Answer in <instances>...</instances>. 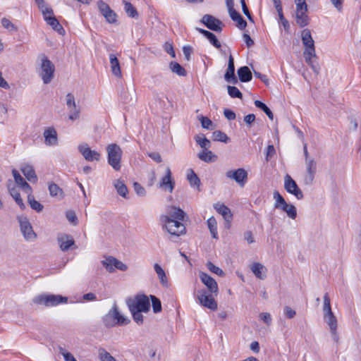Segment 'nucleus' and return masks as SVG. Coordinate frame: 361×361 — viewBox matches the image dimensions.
Returning a JSON list of instances; mask_svg holds the SVG:
<instances>
[{
  "instance_id": "1",
  "label": "nucleus",
  "mask_w": 361,
  "mask_h": 361,
  "mask_svg": "<svg viewBox=\"0 0 361 361\" xmlns=\"http://www.w3.org/2000/svg\"><path fill=\"white\" fill-rule=\"evenodd\" d=\"M184 212L176 207L169 209L166 215L160 216V221L164 228L171 235L179 236L185 231V227L181 221L183 220Z\"/></svg>"
},
{
  "instance_id": "2",
  "label": "nucleus",
  "mask_w": 361,
  "mask_h": 361,
  "mask_svg": "<svg viewBox=\"0 0 361 361\" xmlns=\"http://www.w3.org/2000/svg\"><path fill=\"white\" fill-rule=\"evenodd\" d=\"M323 311L324 319L330 329L332 338L335 342H338L339 336L337 333V319L331 310L330 298L327 293L324 295Z\"/></svg>"
},
{
  "instance_id": "3",
  "label": "nucleus",
  "mask_w": 361,
  "mask_h": 361,
  "mask_svg": "<svg viewBox=\"0 0 361 361\" xmlns=\"http://www.w3.org/2000/svg\"><path fill=\"white\" fill-rule=\"evenodd\" d=\"M102 322L106 327L110 328L117 325L127 324L129 320L120 313L117 305L114 303L109 311L103 317Z\"/></svg>"
},
{
  "instance_id": "4",
  "label": "nucleus",
  "mask_w": 361,
  "mask_h": 361,
  "mask_svg": "<svg viewBox=\"0 0 361 361\" xmlns=\"http://www.w3.org/2000/svg\"><path fill=\"white\" fill-rule=\"evenodd\" d=\"M108 164L115 170L119 171L121 168V161L123 152L119 145L112 143L106 147Z\"/></svg>"
},
{
  "instance_id": "5",
  "label": "nucleus",
  "mask_w": 361,
  "mask_h": 361,
  "mask_svg": "<svg viewBox=\"0 0 361 361\" xmlns=\"http://www.w3.org/2000/svg\"><path fill=\"white\" fill-rule=\"evenodd\" d=\"M34 302L47 307H53L61 303H66L68 302V298L63 297L60 295H40L34 298Z\"/></svg>"
},
{
  "instance_id": "6",
  "label": "nucleus",
  "mask_w": 361,
  "mask_h": 361,
  "mask_svg": "<svg viewBox=\"0 0 361 361\" xmlns=\"http://www.w3.org/2000/svg\"><path fill=\"white\" fill-rule=\"evenodd\" d=\"M55 68L53 63L44 55L41 56L39 75L44 84L49 83L54 78Z\"/></svg>"
},
{
  "instance_id": "7",
  "label": "nucleus",
  "mask_w": 361,
  "mask_h": 361,
  "mask_svg": "<svg viewBox=\"0 0 361 361\" xmlns=\"http://www.w3.org/2000/svg\"><path fill=\"white\" fill-rule=\"evenodd\" d=\"M20 231L24 239L27 242H33L37 238V234L34 231L29 219L25 216L18 217Z\"/></svg>"
},
{
  "instance_id": "8",
  "label": "nucleus",
  "mask_w": 361,
  "mask_h": 361,
  "mask_svg": "<svg viewBox=\"0 0 361 361\" xmlns=\"http://www.w3.org/2000/svg\"><path fill=\"white\" fill-rule=\"evenodd\" d=\"M301 39L302 44L305 47L303 56H314V53H316L314 42L312 37L311 32L309 29H304L301 32Z\"/></svg>"
},
{
  "instance_id": "9",
  "label": "nucleus",
  "mask_w": 361,
  "mask_h": 361,
  "mask_svg": "<svg viewBox=\"0 0 361 361\" xmlns=\"http://www.w3.org/2000/svg\"><path fill=\"white\" fill-rule=\"evenodd\" d=\"M128 308L146 312L149 310V298L146 295H137L134 300L128 302Z\"/></svg>"
},
{
  "instance_id": "10",
  "label": "nucleus",
  "mask_w": 361,
  "mask_h": 361,
  "mask_svg": "<svg viewBox=\"0 0 361 361\" xmlns=\"http://www.w3.org/2000/svg\"><path fill=\"white\" fill-rule=\"evenodd\" d=\"M66 104L69 111L68 118L72 121L78 119L80 115V109L76 105L75 97L72 93H68L66 95Z\"/></svg>"
},
{
  "instance_id": "11",
  "label": "nucleus",
  "mask_w": 361,
  "mask_h": 361,
  "mask_svg": "<svg viewBox=\"0 0 361 361\" xmlns=\"http://www.w3.org/2000/svg\"><path fill=\"white\" fill-rule=\"evenodd\" d=\"M284 188L287 192L294 195L298 200H302L304 197L302 190L288 174H286L284 177Z\"/></svg>"
},
{
  "instance_id": "12",
  "label": "nucleus",
  "mask_w": 361,
  "mask_h": 361,
  "mask_svg": "<svg viewBox=\"0 0 361 361\" xmlns=\"http://www.w3.org/2000/svg\"><path fill=\"white\" fill-rule=\"evenodd\" d=\"M197 300L201 305L207 307L212 310L217 309V303L212 294H208L205 290H201L197 292Z\"/></svg>"
},
{
  "instance_id": "13",
  "label": "nucleus",
  "mask_w": 361,
  "mask_h": 361,
  "mask_svg": "<svg viewBox=\"0 0 361 361\" xmlns=\"http://www.w3.org/2000/svg\"><path fill=\"white\" fill-rule=\"evenodd\" d=\"M306 173L303 178L305 185H310L312 183L317 173V162L314 159L305 160Z\"/></svg>"
},
{
  "instance_id": "14",
  "label": "nucleus",
  "mask_w": 361,
  "mask_h": 361,
  "mask_svg": "<svg viewBox=\"0 0 361 361\" xmlns=\"http://www.w3.org/2000/svg\"><path fill=\"white\" fill-rule=\"evenodd\" d=\"M227 178L234 180L240 186L243 187L247 180V172L243 168L230 170L226 172Z\"/></svg>"
},
{
  "instance_id": "15",
  "label": "nucleus",
  "mask_w": 361,
  "mask_h": 361,
  "mask_svg": "<svg viewBox=\"0 0 361 361\" xmlns=\"http://www.w3.org/2000/svg\"><path fill=\"white\" fill-rule=\"evenodd\" d=\"M78 149L87 161H99L100 159V153L95 150H92L86 143L79 145Z\"/></svg>"
},
{
  "instance_id": "16",
  "label": "nucleus",
  "mask_w": 361,
  "mask_h": 361,
  "mask_svg": "<svg viewBox=\"0 0 361 361\" xmlns=\"http://www.w3.org/2000/svg\"><path fill=\"white\" fill-rule=\"evenodd\" d=\"M201 22L209 30L215 32H221L222 22L213 16L205 14L203 16Z\"/></svg>"
},
{
  "instance_id": "17",
  "label": "nucleus",
  "mask_w": 361,
  "mask_h": 361,
  "mask_svg": "<svg viewBox=\"0 0 361 361\" xmlns=\"http://www.w3.org/2000/svg\"><path fill=\"white\" fill-rule=\"evenodd\" d=\"M97 6L99 11L109 23H113L116 20V14L112 11L109 5L103 1H99Z\"/></svg>"
},
{
  "instance_id": "18",
  "label": "nucleus",
  "mask_w": 361,
  "mask_h": 361,
  "mask_svg": "<svg viewBox=\"0 0 361 361\" xmlns=\"http://www.w3.org/2000/svg\"><path fill=\"white\" fill-rule=\"evenodd\" d=\"M199 276L201 281L207 286L211 293H216L218 292L217 283L213 278L204 272H200Z\"/></svg>"
},
{
  "instance_id": "19",
  "label": "nucleus",
  "mask_w": 361,
  "mask_h": 361,
  "mask_svg": "<svg viewBox=\"0 0 361 361\" xmlns=\"http://www.w3.org/2000/svg\"><path fill=\"white\" fill-rule=\"evenodd\" d=\"M174 182L172 180V176L171 169L167 167L166 169V174L161 179L159 187L165 190H169L172 192L174 188Z\"/></svg>"
},
{
  "instance_id": "20",
  "label": "nucleus",
  "mask_w": 361,
  "mask_h": 361,
  "mask_svg": "<svg viewBox=\"0 0 361 361\" xmlns=\"http://www.w3.org/2000/svg\"><path fill=\"white\" fill-rule=\"evenodd\" d=\"M224 78L228 82L233 84H236L238 82V79L235 75L234 60L232 55L229 56L228 68L224 75Z\"/></svg>"
},
{
  "instance_id": "21",
  "label": "nucleus",
  "mask_w": 361,
  "mask_h": 361,
  "mask_svg": "<svg viewBox=\"0 0 361 361\" xmlns=\"http://www.w3.org/2000/svg\"><path fill=\"white\" fill-rule=\"evenodd\" d=\"M214 207L216 211L224 217V220L228 224V227H229V224L231 221L233 216L230 209L224 204L220 203L215 204Z\"/></svg>"
},
{
  "instance_id": "22",
  "label": "nucleus",
  "mask_w": 361,
  "mask_h": 361,
  "mask_svg": "<svg viewBox=\"0 0 361 361\" xmlns=\"http://www.w3.org/2000/svg\"><path fill=\"white\" fill-rule=\"evenodd\" d=\"M12 174L14 178L16 183L19 185L25 192L32 193V188L30 185L24 180L20 176L19 172L16 169L12 170Z\"/></svg>"
},
{
  "instance_id": "23",
  "label": "nucleus",
  "mask_w": 361,
  "mask_h": 361,
  "mask_svg": "<svg viewBox=\"0 0 361 361\" xmlns=\"http://www.w3.org/2000/svg\"><path fill=\"white\" fill-rule=\"evenodd\" d=\"M46 145L53 146L57 145V133L54 128H49L43 133Z\"/></svg>"
},
{
  "instance_id": "24",
  "label": "nucleus",
  "mask_w": 361,
  "mask_h": 361,
  "mask_svg": "<svg viewBox=\"0 0 361 361\" xmlns=\"http://www.w3.org/2000/svg\"><path fill=\"white\" fill-rule=\"evenodd\" d=\"M20 171L28 181L31 183H36L37 181V176L32 165L23 164L20 167Z\"/></svg>"
},
{
  "instance_id": "25",
  "label": "nucleus",
  "mask_w": 361,
  "mask_h": 361,
  "mask_svg": "<svg viewBox=\"0 0 361 361\" xmlns=\"http://www.w3.org/2000/svg\"><path fill=\"white\" fill-rule=\"evenodd\" d=\"M13 183L11 180H9L7 185L8 189L9 190L10 195L15 200L16 204L20 207L21 209H25V205L23 203V200L20 197V195L18 191L13 186Z\"/></svg>"
},
{
  "instance_id": "26",
  "label": "nucleus",
  "mask_w": 361,
  "mask_h": 361,
  "mask_svg": "<svg viewBox=\"0 0 361 361\" xmlns=\"http://www.w3.org/2000/svg\"><path fill=\"white\" fill-rule=\"evenodd\" d=\"M44 20L48 25H49L55 31L59 32L60 35H63L65 30L59 23V20L54 17V13L49 15L46 18H44Z\"/></svg>"
},
{
  "instance_id": "27",
  "label": "nucleus",
  "mask_w": 361,
  "mask_h": 361,
  "mask_svg": "<svg viewBox=\"0 0 361 361\" xmlns=\"http://www.w3.org/2000/svg\"><path fill=\"white\" fill-rule=\"evenodd\" d=\"M58 242L62 251H67L74 244L73 238L65 234L58 237Z\"/></svg>"
},
{
  "instance_id": "28",
  "label": "nucleus",
  "mask_w": 361,
  "mask_h": 361,
  "mask_svg": "<svg viewBox=\"0 0 361 361\" xmlns=\"http://www.w3.org/2000/svg\"><path fill=\"white\" fill-rule=\"evenodd\" d=\"M109 61L112 73L118 78H121L122 73L117 57L114 54H111L109 55Z\"/></svg>"
},
{
  "instance_id": "29",
  "label": "nucleus",
  "mask_w": 361,
  "mask_h": 361,
  "mask_svg": "<svg viewBox=\"0 0 361 361\" xmlns=\"http://www.w3.org/2000/svg\"><path fill=\"white\" fill-rule=\"evenodd\" d=\"M307 10L295 12V21L298 26L304 27L309 24L310 18L307 14Z\"/></svg>"
},
{
  "instance_id": "30",
  "label": "nucleus",
  "mask_w": 361,
  "mask_h": 361,
  "mask_svg": "<svg viewBox=\"0 0 361 361\" xmlns=\"http://www.w3.org/2000/svg\"><path fill=\"white\" fill-rule=\"evenodd\" d=\"M231 18L237 23V27L243 30L247 26V22L243 19V18L240 16V14L236 11L235 9H233L228 11Z\"/></svg>"
},
{
  "instance_id": "31",
  "label": "nucleus",
  "mask_w": 361,
  "mask_h": 361,
  "mask_svg": "<svg viewBox=\"0 0 361 361\" xmlns=\"http://www.w3.org/2000/svg\"><path fill=\"white\" fill-rule=\"evenodd\" d=\"M238 75L239 79L243 82H247L252 80V73L247 66H243L238 68Z\"/></svg>"
},
{
  "instance_id": "32",
  "label": "nucleus",
  "mask_w": 361,
  "mask_h": 361,
  "mask_svg": "<svg viewBox=\"0 0 361 361\" xmlns=\"http://www.w3.org/2000/svg\"><path fill=\"white\" fill-rule=\"evenodd\" d=\"M154 269L157 274V276L159 279V281L161 284L164 287H168L169 282L167 277L166 276L164 270L162 269V267L157 263L154 264Z\"/></svg>"
},
{
  "instance_id": "33",
  "label": "nucleus",
  "mask_w": 361,
  "mask_h": 361,
  "mask_svg": "<svg viewBox=\"0 0 361 361\" xmlns=\"http://www.w3.org/2000/svg\"><path fill=\"white\" fill-rule=\"evenodd\" d=\"M198 158L203 161L209 163L215 161L217 159V156L210 150L203 149L198 154Z\"/></svg>"
},
{
  "instance_id": "34",
  "label": "nucleus",
  "mask_w": 361,
  "mask_h": 361,
  "mask_svg": "<svg viewBox=\"0 0 361 361\" xmlns=\"http://www.w3.org/2000/svg\"><path fill=\"white\" fill-rule=\"evenodd\" d=\"M251 270L257 278L259 279L265 278L264 272L266 269L262 264L258 262L253 263L251 266Z\"/></svg>"
},
{
  "instance_id": "35",
  "label": "nucleus",
  "mask_w": 361,
  "mask_h": 361,
  "mask_svg": "<svg viewBox=\"0 0 361 361\" xmlns=\"http://www.w3.org/2000/svg\"><path fill=\"white\" fill-rule=\"evenodd\" d=\"M279 209L286 212L287 216L291 219H295L297 217V209L296 207L292 204H288L287 202L281 207Z\"/></svg>"
},
{
  "instance_id": "36",
  "label": "nucleus",
  "mask_w": 361,
  "mask_h": 361,
  "mask_svg": "<svg viewBox=\"0 0 361 361\" xmlns=\"http://www.w3.org/2000/svg\"><path fill=\"white\" fill-rule=\"evenodd\" d=\"M35 2L39 9L41 11L44 18L54 13L51 8L49 7L44 0H35Z\"/></svg>"
},
{
  "instance_id": "37",
  "label": "nucleus",
  "mask_w": 361,
  "mask_h": 361,
  "mask_svg": "<svg viewBox=\"0 0 361 361\" xmlns=\"http://www.w3.org/2000/svg\"><path fill=\"white\" fill-rule=\"evenodd\" d=\"M123 4L124 6V11L128 17L133 18H138V13L136 8L133 6V4L126 0L123 1Z\"/></svg>"
},
{
  "instance_id": "38",
  "label": "nucleus",
  "mask_w": 361,
  "mask_h": 361,
  "mask_svg": "<svg viewBox=\"0 0 361 361\" xmlns=\"http://www.w3.org/2000/svg\"><path fill=\"white\" fill-rule=\"evenodd\" d=\"M114 186L118 195L123 197H126L128 194V188L122 180L120 179L115 180L114 181Z\"/></svg>"
},
{
  "instance_id": "39",
  "label": "nucleus",
  "mask_w": 361,
  "mask_h": 361,
  "mask_svg": "<svg viewBox=\"0 0 361 361\" xmlns=\"http://www.w3.org/2000/svg\"><path fill=\"white\" fill-rule=\"evenodd\" d=\"M207 226L212 237L216 239L218 238L217 223L214 216L208 219Z\"/></svg>"
},
{
  "instance_id": "40",
  "label": "nucleus",
  "mask_w": 361,
  "mask_h": 361,
  "mask_svg": "<svg viewBox=\"0 0 361 361\" xmlns=\"http://www.w3.org/2000/svg\"><path fill=\"white\" fill-rule=\"evenodd\" d=\"M27 194V201L30 206V207L37 211V212H40L43 209V205L39 203L38 201L35 200L34 197L32 195V193Z\"/></svg>"
},
{
  "instance_id": "41",
  "label": "nucleus",
  "mask_w": 361,
  "mask_h": 361,
  "mask_svg": "<svg viewBox=\"0 0 361 361\" xmlns=\"http://www.w3.org/2000/svg\"><path fill=\"white\" fill-rule=\"evenodd\" d=\"M49 191L51 197H57L59 200L62 199L63 191L56 184L51 183L49 185Z\"/></svg>"
},
{
  "instance_id": "42",
  "label": "nucleus",
  "mask_w": 361,
  "mask_h": 361,
  "mask_svg": "<svg viewBox=\"0 0 361 361\" xmlns=\"http://www.w3.org/2000/svg\"><path fill=\"white\" fill-rule=\"evenodd\" d=\"M305 60L306 63L311 67L312 71L318 74L319 72V67L317 63H315L314 61V59H317L316 53H314V56H304Z\"/></svg>"
},
{
  "instance_id": "43",
  "label": "nucleus",
  "mask_w": 361,
  "mask_h": 361,
  "mask_svg": "<svg viewBox=\"0 0 361 361\" xmlns=\"http://www.w3.org/2000/svg\"><path fill=\"white\" fill-rule=\"evenodd\" d=\"M169 66L172 72L180 76H184L186 75L185 70L178 63L172 61L170 63Z\"/></svg>"
},
{
  "instance_id": "44",
  "label": "nucleus",
  "mask_w": 361,
  "mask_h": 361,
  "mask_svg": "<svg viewBox=\"0 0 361 361\" xmlns=\"http://www.w3.org/2000/svg\"><path fill=\"white\" fill-rule=\"evenodd\" d=\"M255 105L256 107L262 109L267 115L269 118H270L271 120L274 119L273 113L271 112V111L269 109V108L265 104H264L261 101L256 100V101H255Z\"/></svg>"
},
{
  "instance_id": "45",
  "label": "nucleus",
  "mask_w": 361,
  "mask_h": 361,
  "mask_svg": "<svg viewBox=\"0 0 361 361\" xmlns=\"http://www.w3.org/2000/svg\"><path fill=\"white\" fill-rule=\"evenodd\" d=\"M114 261L115 257H108L102 261V264L105 267L106 271L109 272H113L114 271Z\"/></svg>"
},
{
  "instance_id": "46",
  "label": "nucleus",
  "mask_w": 361,
  "mask_h": 361,
  "mask_svg": "<svg viewBox=\"0 0 361 361\" xmlns=\"http://www.w3.org/2000/svg\"><path fill=\"white\" fill-rule=\"evenodd\" d=\"M187 176L191 186H200V180L192 170H190Z\"/></svg>"
},
{
  "instance_id": "47",
  "label": "nucleus",
  "mask_w": 361,
  "mask_h": 361,
  "mask_svg": "<svg viewBox=\"0 0 361 361\" xmlns=\"http://www.w3.org/2000/svg\"><path fill=\"white\" fill-rule=\"evenodd\" d=\"M212 139L214 141H220L225 143L229 140L227 135L220 130H216L212 133Z\"/></svg>"
},
{
  "instance_id": "48",
  "label": "nucleus",
  "mask_w": 361,
  "mask_h": 361,
  "mask_svg": "<svg viewBox=\"0 0 361 361\" xmlns=\"http://www.w3.org/2000/svg\"><path fill=\"white\" fill-rule=\"evenodd\" d=\"M273 197H274V200H275L274 207L276 209H279L281 207H282L283 204H285L286 203L284 198L282 197V195L278 191L274 192Z\"/></svg>"
},
{
  "instance_id": "49",
  "label": "nucleus",
  "mask_w": 361,
  "mask_h": 361,
  "mask_svg": "<svg viewBox=\"0 0 361 361\" xmlns=\"http://www.w3.org/2000/svg\"><path fill=\"white\" fill-rule=\"evenodd\" d=\"M195 140L197 142V144L204 149H207L211 146L210 141L204 135H197L195 137Z\"/></svg>"
},
{
  "instance_id": "50",
  "label": "nucleus",
  "mask_w": 361,
  "mask_h": 361,
  "mask_svg": "<svg viewBox=\"0 0 361 361\" xmlns=\"http://www.w3.org/2000/svg\"><path fill=\"white\" fill-rule=\"evenodd\" d=\"M99 358L101 361H116L109 353L103 348L99 350Z\"/></svg>"
},
{
  "instance_id": "51",
  "label": "nucleus",
  "mask_w": 361,
  "mask_h": 361,
  "mask_svg": "<svg viewBox=\"0 0 361 361\" xmlns=\"http://www.w3.org/2000/svg\"><path fill=\"white\" fill-rule=\"evenodd\" d=\"M150 298L152 300V308H153L154 312L158 313V312H161V302H160L159 299L157 298L154 295H150Z\"/></svg>"
},
{
  "instance_id": "52",
  "label": "nucleus",
  "mask_w": 361,
  "mask_h": 361,
  "mask_svg": "<svg viewBox=\"0 0 361 361\" xmlns=\"http://www.w3.org/2000/svg\"><path fill=\"white\" fill-rule=\"evenodd\" d=\"M228 93L232 98H240L243 97L242 93L235 86H228Z\"/></svg>"
},
{
  "instance_id": "53",
  "label": "nucleus",
  "mask_w": 361,
  "mask_h": 361,
  "mask_svg": "<svg viewBox=\"0 0 361 361\" xmlns=\"http://www.w3.org/2000/svg\"><path fill=\"white\" fill-rule=\"evenodd\" d=\"M199 120L201 123V126L203 128L205 129H212L213 123L212 121L207 117L201 116L199 117Z\"/></svg>"
},
{
  "instance_id": "54",
  "label": "nucleus",
  "mask_w": 361,
  "mask_h": 361,
  "mask_svg": "<svg viewBox=\"0 0 361 361\" xmlns=\"http://www.w3.org/2000/svg\"><path fill=\"white\" fill-rule=\"evenodd\" d=\"M134 321L138 324H142L143 322V316L141 311L133 310L132 308H129Z\"/></svg>"
},
{
  "instance_id": "55",
  "label": "nucleus",
  "mask_w": 361,
  "mask_h": 361,
  "mask_svg": "<svg viewBox=\"0 0 361 361\" xmlns=\"http://www.w3.org/2000/svg\"><path fill=\"white\" fill-rule=\"evenodd\" d=\"M207 267L210 271H212L220 276H221L224 274V271L219 267L215 266L212 262H208L207 264Z\"/></svg>"
},
{
  "instance_id": "56",
  "label": "nucleus",
  "mask_w": 361,
  "mask_h": 361,
  "mask_svg": "<svg viewBox=\"0 0 361 361\" xmlns=\"http://www.w3.org/2000/svg\"><path fill=\"white\" fill-rule=\"evenodd\" d=\"M134 190L136 194L140 197H144L146 195L145 189L138 183H134L133 184Z\"/></svg>"
},
{
  "instance_id": "57",
  "label": "nucleus",
  "mask_w": 361,
  "mask_h": 361,
  "mask_svg": "<svg viewBox=\"0 0 361 361\" xmlns=\"http://www.w3.org/2000/svg\"><path fill=\"white\" fill-rule=\"evenodd\" d=\"M209 42L216 49H219L221 47V42L218 40L216 37L212 32L207 38Z\"/></svg>"
},
{
  "instance_id": "58",
  "label": "nucleus",
  "mask_w": 361,
  "mask_h": 361,
  "mask_svg": "<svg viewBox=\"0 0 361 361\" xmlns=\"http://www.w3.org/2000/svg\"><path fill=\"white\" fill-rule=\"evenodd\" d=\"M66 218L70 223L73 224V225L77 224L78 218L73 211H68L66 212Z\"/></svg>"
},
{
  "instance_id": "59",
  "label": "nucleus",
  "mask_w": 361,
  "mask_h": 361,
  "mask_svg": "<svg viewBox=\"0 0 361 361\" xmlns=\"http://www.w3.org/2000/svg\"><path fill=\"white\" fill-rule=\"evenodd\" d=\"M59 352L63 356L65 361H77L71 353L67 352L64 349L61 348Z\"/></svg>"
},
{
  "instance_id": "60",
  "label": "nucleus",
  "mask_w": 361,
  "mask_h": 361,
  "mask_svg": "<svg viewBox=\"0 0 361 361\" xmlns=\"http://www.w3.org/2000/svg\"><path fill=\"white\" fill-rule=\"evenodd\" d=\"M330 1L338 12L341 13L343 11L344 0H330Z\"/></svg>"
},
{
  "instance_id": "61",
  "label": "nucleus",
  "mask_w": 361,
  "mask_h": 361,
  "mask_svg": "<svg viewBox=\"0 0 361 361\" xmlns=\"http://www.w3.org/2000/svg\"><path fill=\"white\" fill-rule=\"evenodd\" d=\"M2 25L9 30H16L15 25L7 18H4L1 19Z\"/></svg>"
},
{
  "instance_id": "62",
  "label": "nucleus",
  "mask_w": 361,
  "mask_h": 361,
  "mask_svg": "<svg viewBox=\"0 0 361 361\" xmlns=\"http://www.w3.org/2000/svg\"><path fill=\"white\" fill-rule=\"evenodd\" d=\"M275 148L273 145H268L266 152V159L269 160V158L272 157L275 154Z\"/></svg>"
},
{
  "instance_id": "63",
  "label": "nucleus",
  "mask_w": 361,
  "mask_h": 361,
  "mask_svg": "<svg viewBox=\"0 0 361 361\" xmlns=\"http://www.w3.org/2000/svg\"><path fill=\"white\" fill-rule=\"evenodd\" d=\"M261 319L266 323L267 325H270L271 323V317L269 313L264 312L260 314Z\"/></svg>"
},
{
  "instance_id": "64",
  "label": "nucleus",
  "mask_w": 361,
  "mask_h": 361,
  "mask_svg": "<svg viewBox=\"0 0 361 361\" xmlns=\"http://www.w3.org/2000/svg\"><path fill=\"white\" fill-rule=\"evenodd\" d=\"M284 313L288 319H292L295 316V311L292 310L290 307L286 306L284 307Z\"/></svg>"
}]
</instances>
